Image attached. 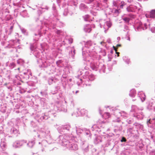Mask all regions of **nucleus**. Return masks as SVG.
<instances>
[{
    "label": "nucleus",
    "instance_id": "obj_5",
    "mask_svg": "<svg viewBox=\"0 0 155 155\" xmlns=\"http://www.w3.org/2000/svg\"><path fill=\"white\" fill-rule=\"evenodd\" d=\"M105 114H106V115H107L108 116V118L110 117V114L109 113H108V112L105 113Z\"/></svg>",
    "mask_w": 155,
    "mask_h": 155
},
{
    "label": "nucleus",
    "instance_id": "obj_2",
    "mask_svg": "<svg viewBox=\"0 0 155 155\" xmlns=\"http://www.w3.org/2000/svg\"><path fill=\"white\" fill-rule=\"evenodd\" d=\"M136 91L135 90H132L130 91V96L132 97H133L134 96V94H136Z\"/></svg>",
    "mask_w": 155,
    "mask_h": 155
},
{
    "label": "nucleus",
    "instance_id": "obj_9",
    "mask_svg": "<svg viewBox=\"0 0 155 155\" xmlns=\"http://www.w3.org/2000/svg\"><path fill=\"white\" fill-rule=\"evenodd\" d=\"M146 17H147V18H149L150 17V15H148V14H146Z\"/></svg>",
    "mask_w": 155,
    "mask_h": 155
},
{
    "label": "nucleus",
    "instance_id": "obj_13",
    "mask_svg": "<svg viewBox=\"0 0 155 155\" xmlns=\"http://www.w3.org/2000/svg\"><path fill=\"white\" fill-rule=\"evenodd\" d=\"M78 92V91H76V93H77V92Z\"/></svg>",
    "mask_w": 155,
    "mask_h": 155
},
{
    "label": "nucleus",
    "instance_id": "obj_6",
    "mask_svg": "<svg viewBox=\"0 0 155 155\" xmlns=\"http://www.w3.org/2000/svg\"><path fill=\"white\" fill-rule=\"evenodd\" d=\"M113 48H114V49L115 50V52H116L117 51V47H115L114 46H113Z\"/></svg>",
    "mask_w": 155,
    "mask_h": 155
},
{
    "label": "nucleus",
    "instance_id": "obj_11",
    "mask_svg": "<svg viewBox=\"0 0 155 155\" xmlns=\"http://www.w3.org/2000/svg\"><path fill=\"white\" fill-rule=\"evenodd\" d=\"M123 5H120V7H121V8H123Z\"/></svg>",
    "mask_w": 155,
    "mask_h": 155
},
{
    "label": "nucleus",
    "instance_id": "obj_12",
    "mask_svg": "<svg viewBox=\"0 0 155 155\" xmlns=\"http://www.w3.org/2000/svg\"><path fill=\"white\" fill-rule=\"evenodd\" d=\"M89 32H90L91 31V28H89Z\"/></svg>",
    "mask_w": 155,
    "mask_h": 155
},
{
    "label": "nucleus",
    "instance_id": "obj_4",
    "mask_svg": "<svg viewBox=\"0 0 155 155\" xmlns=\"http://www.w3.org/2000/svg\"><path fill=\"white\" fill-rule=\"evenodd\" d=\"M126 138H124V137H123L122 138V140H121V141L122 142H126Z\"/></svg>",
    "mask_w": 155,
    "mask_h": 155
},
{
    "label": "nucleus",
    "instance_id": "obj_7",
    "mask_svg": "<svg viewBox=\"0 0 155 155\" xmlns=\"http://www.w3.org/2000/svg\"><path fill=\"white\" fill-rule=\"evenodd\" d=\"M107 25L109 28L110 27L111 25V24L110 23H107Z\"/></svg>",
    "mask_w": 155,
    "mask_h": 155
},
{
    "label": "nucleus",
    "instance_id": "obj_8",
    "mask_svg": "<svg viewBox=\"0 0 155 155\" xmlns=\"http://www.w3.org/2000/svg\"><path fill=\"white\" fill-rule=\"evenodd\" d=\"M121 46V45L120 44H118L116 46V47L117 48L118 47H120Z\"/></svg>",
    "mask_w": 155,
    "mask_h": 155
},
{
    "label": "nucleus",
    "instance_id": "obj_14",
    "mask_svg": "<svg viewBox=\"0 0 155 155\" xmlns=\"http://www.w3.org/2000/svg\"><path fill=\"white\" fill-rule=\"evenodd\" d=\"M1 63H0V66H1Z\"/></svg>",
    "mask_w": 155,
    "mask_h": 155
},
{
    "label": "nucleus",
    "instance_id": "obj_10",
    "mask_svg": "<svg viewBox=\"0 0 155 155\" xmlns=\"http://www.w3.org/2000/svg\"><path fill=\"white\" fill-rule=\"evenodd\" d=\"M116 53L117 54V56H119V54H120L119 52H118L117 51L116 52Z\"/></svg>",
    "mask_w": 155,
    "mask_h": 155
},
{
    "label": "nucleus",
    "instance_id": "obj_1",
    "mask_svg": "<svg viewBox=\"0 0 155 155\" xmlns=\"http://www.w3.org/2000/svg\"><path fill=\"white\" fill-rule=\"evenodd\" d=\"M150 18L155 17V10H152L150 12Z\"/></svg>",
    "mask_w": 155,
    "mask_h": 155
},
{
    "label": "nucleus",
    "instance_id": "obj_3",
    "mask_svg": "<svg viewBox=\"0 0 155 155\" xmlns=\"http://www.w3.org/2000/svg\"><path fill=\"white\" fill-rule=\"evenodd\" d=\"M122 19L126 23H128L130 21V18H124Z\"/></svg>",
    "mask_w": 155,
    "mask_h": 155
}]
</instances>
